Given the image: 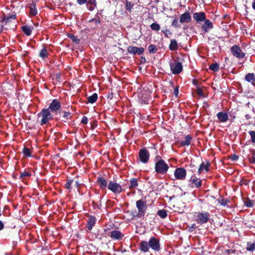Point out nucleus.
<instances>
[{"label": "nucleus", "mask_w": 255, "mask_h": 255, "mask_svg": "<svg viewBox=\"0 0 255 255\" xmlns=\"http://www.w3.org/2000/svg\"><path fill=\"white\" fill-rule=\"evenodd\" d=\"M194 216L197 223L202 225L208 222L210 219V214L209 212L201 211L196 212Z\"/></svg>", "instance_id": "nucleus-1"}, {"label": "nucleus", "mask_w": 255, "mask_h": 255, "mask_svg": "<svg viewBox=\"0 0 255 255\" xmlns=\"http://www.w3.org/2000/svg\"><path fill=\"white\" fill-rule=\"evenodd\" d=\"M169 169L168 164L163 159L158 160L155 164V171L157 173L164 174Z\"/></svg>", "instance_id": "nucleus-2"}, {"label": "nucleus", "mask_w": 255, "mask_h": 255, "mask_svg": "<svg viewBox=\"0 0 255 255\" xmlns=\"http://www.w3.org/2000/svg\"><path fill=\"white\" fill-rule=\"evenodd\" d=\"M38 117H41V125L46 124L50 120L52 119L53 116L47 109H43L41 112L38 114Z\"/></svg>", "instance_id": "nucleus-3"}, {"label": "nucleus", "mask_w": 255, "mask_h": 255, "mask_svg": "<svg viewBox=\"0 0 255 255\" xmlns=\"http://www.w3.org/2000/svg\"><path fill=\"white\" fill-rule=\"evenodd\" d=\"M108 189L116 194H120L123 191L121 185L113 181H111L109 182Z\"/></svg>", "instance_id": "nucleus-4"}, {"label": "nucleus", "mask_w": 255, "mask_h": 255, "mask_svg": "<svg viewBox=\"0 0 255 255\" xmlns=\"http://www.w3.org/2000/svg\"><path fill=\"white\" fill-rule=\"evenodd\" d=\"M174 176L176 180H183L186 178V171L183 167L177 168L174 171Z\"/></svg>", "instance_id": "nucleus-5"}, {"label": "nucleus", "mask_w": 255, "mask_h": 255, "mask_svg": "<svg viewBox=\"0 0 255 255\" xmlns=\"http://www.w3.org/2000/svg\"><path fill=\"white\" fill-rule=\"evenodd\" d=\"M136 206L138 209V215L139 217H142L145 214L146 209V202L142 200H139L136 202Z\"/></svg>", "instance_id": "nucleus-6"}, {"label": "nucleus", "mask_w": 255, "mask_h": 255, "mask_svg": "<svg viewBox=\"0 0 255 255\" xmlns=\"http://www.w3.org/2000/svg\"><path fill=\"white\" fill-rule=\"evenodd\" d=\"M170 69L174 74H178L180 73L183 69L182 64L179 62H175L170 63Z\"/></svg>", "instance_id": "nucleus-7"}, {"label": "nucleus", "mask_w": 255, "mask_h": 255, "mask_svg": "<svg viewBox=\"0 0 255 255\" xmlns=\"http://www.w3.org/2000/svg\"><path fill=\"white\" fill-rule=\"evenodd\" d=\"M231 51L234 56L238 58H243L245 56V53L242 52L240 47L237 45H235L231 47Z\"/></svg>", "instance_id": "nucleus-8"}, {"label": "nucleus", "mask_w": 255, "mask_h": 255, "mask_svg": "<svg viewBox=\"0 0 255 255\" xmlns=\"http://www.w3.org/2000/svg\"><path fill=\"white\" fill-rule=\"evenodd\" d=\"M127 50L129 53L133 55H141L144 52V49L143 47H137L133 46H128Z\"/></svg>", "instance_id": "nucleus-9"}, {"label": "nucleus", "mask_w": 255, "mask_h": 255, "mask_svg": "<svg viewBox=\"0 0 255 255\" xmlns=\"http://www.w3.org/2000/svg\"><path fill=\"white\" fill-rule=\"evenodd\" d=\"M61 104L57 99H54L50 104L48 108L49 111L53 113H56L60 108Z\"/></svg>", "instance_id": "nucleus-10"}, {"label": "nucleus", "mask_w": 255, "mask_h": 255, "mask_svg": "<svg viewBox=\"0 0 255 255\" xmlns=\"http://www.w3.org/2000/svg\"><path fill=\"white\" fill-rule=\"evenodd\" d=\"M139 157L142 162L145 163L149 160V153L146 149H140L139 151Z\"/></svg>", "instance_id": "nucleus-11"}, {"label": "nucleus", "mask_w": 255, "mask_h": 255, "mask_svg": "<svg viewBox=\"0 0 255 255\" xmlns=\"http://www.w3.org/2000/svg\"><path fill=\"white\" fill-rule=\"evenodd\" d=\"M149 247L152 250L158 251L160 250V244L159 240L154 237L151 238L148 242Z\"/></svg>", "instance_id": "nucleus-12"}, {"label": "nucleus", "mask_w": 255, "mask_h": 255, "mask_svg": "<svg viewBox=\"0 0 255 255\" xmlns=\"http://www.w3.org/2000/svg\"><path fill=\"white\" fill-rule=\"evenodd\" d=\"M192 184V187L199 188L202 186V180L198 178L195 175H192L189 180Z\"/></svg>", "instance_id": "nucleus-13"}, {"label": "nucleus", "mask_w": 255, "mask_h": 255, "mask_svg": "<svg viewBox=\"0 0 255 255\" xmlns=\"http://www.w3.org/2000/svg\"><path fill=\"white\" fill-rule=\"evenodd\" d=\"M193 17L197 22L204 21L206 19V15L204 12H195L193 14Z\"/></svg>", "instance_id": "nucleus-14"}, {"label": "nucleus", "mask_w": 255, "mask_h": 255, "mask_svg": "<svg viewBox=\"0 0 255 255\" xmlns=\"http://www.w3.org/2000/svg\"><path fill=\"white\" fill-rule=\"evenodd\" d=\"M124 237V235L118 230H113L110 232V237L114 240H121Z\"/></svg>", "instance_id": "nucleus-15"}, {"label": "nucleus", "mask_w": 255, "mask_h": 255, "mask_svg": "<svg viewBox=\"0 0 255 255\" xmlns=\"http://www.w3.org/2000/svg\"><path fill=\"white\" fill-rule=\"evenodd\" d=\"M191 19L189 12H186L180 15L179 21L181 23L189 22Z\"/></svg>", "instance_id": "nucleus-16"}, {"label": "nucleus", "mask_w": 255, "mask_h": 255, "mask_svg": "<svg viewBox=\"0 0 255 255\" xmlns=\"http://www.w3.org/2000/svg\"><path fill=\"white\" fill-rule=\"evenodd\" d=\"M210 163L209 162H207L206 163L202 162L200 165L199 168L198 170V174H200L203 172L204 170L206 172H207L209 170Z\"/></svg>", "instance_id": "nucleus-17"}, {"label": "nucleus", "mask_w": 255, "mask_h": 255, "mask_svg": "<svg viewBox=\"0 0 255 255\" xmlns=\"http://www.w3.org/2000/svg\"><path fill=\"white\" fill-rule=\"evenodd\" d=\"M217 117L221 123H225L229 119L228 115L225 112H219L217 114Z\"/></svg>", "instance_id": "nucleus-18"}, {"label": "nucleus", "mask_w": 255, "mask_h": 255, "mask_svg": "<svg viewBox=\"0 0 255 255\" xmlns=\"http://www.w3.org/2000/svg\"><path fill=\"white\" fill-rule=\"evenodd\" d=\"M192 137L190 134L186 135L184 139L180 141V144L182 146H188L190 145Z\"/></svg>", "instance_id": "nucleus-19"}, {"label": "nucleus", "mask_w": 255, "mask_h": 255, "mask_svg": "<svg viewBox=\"0 0 255 255\" xmlns=\"http://www.w3.org/2000/svg\"><path fill=\"white\" fill-rule=\"evenodd\" d=\"M202 27L204 30L207 32L213 28V25L209 19H205Z\"/></svg>", "instance_id": "nucleus-20"}, {"label": "nucleus", "mask_w": 255, "mask_h": 255, "mask_svg": "<svg viewBox=\"0 0 255 255\" xmlns=\"http://www.w3.org/2000/svg\"><path fill=\"white\" fill-rule=\"evenodd\" d=\"M149 247V243L146 241H142L139 243V248L142 252H148Z\"/></svg>", "instance_id": "nucleus-21"}, {"label": "nucleus", "mask_w": 255, "mask_h": 255, "mask_svg": "<svg viewBox=\"0 0 255 255\" xmlns=\"http://www.w3.org/2000/svg\"><path fill=\"white\" fill-rule=\"evenodd\" d=\"M96 218L92 216H90L88 220V224L87 225V227L89 230H91L93 227L95 225L96 223Z\"/></svg>", "instance_id": "nucleus-22"}, {"label": "nucleus", "mask_w": 255, "mask_h": 255, "mask_svg": "<svg viewBox=\"0 0 255 255\" xmlns=\"http://www.w3.org/2000/svg\"><path fill=\"white\" fill-rule=\"evenodd\" d=\"M97 182L101 189L105 188L107 186L108 187L107 181L103 177H99Z\"/></svg>", "instance_id": "nucleus-23"}, {"label": "nucleus", "mask_w": 255, "mask_h": 255, "mask_svg": "<svg viewBox=\"0 0 255 255\" xmlns=\"http://www.w3.org/2000/svg\"><path fill=\"white\" fill-rule=\"evenodd\" d=\"M169 49L171 51H175L178 49V44L175 39H171L169 46Z\"/></svg>", "instance_id": "nucleus-24"}, {"label": "nucleus", "mask_w": 255, "mask_h": 255, "mask_svg": "<svg viewBox=\"0 0 255 255\" xmlns=\"http://www.w3.org/2000/svg\"><path fill=\"white\" fill-rule=\"evenodd\" d=\"M130 184L129 186V189L132 190L136 189L138 186L137 180L136 178H132L129 181Z\"/></svg>", "instance_id": "nucleus-25"}, {"label": "nucleus", "mask_w": 255, "mask_h": 255, "mask_svg": "<svg viewBox=\"0 0 255 255\" xmlns=\"http://www.w3.org/2000/svg\"><path fill=\"white\" fill-rule=\"evenodd\" d=\"M22 31L27 36H29L31 34L32 28L30 26L24 25L21 27Z\"/></svg>", "instance_id": "nucleus-26"}, {"label": "nucleus", "mask_w": 255, "mask_h": 255, "mask_svg": "<svg viewBox=\"0 0 255 255\" xmlns=\"http://www.w3.org/2000/svg\"><path fill=\"white\" fill-rule=\"evenodd\" d=\"M245 79L248 82H254L255 81V76L254 73H249L248 74L246 77Z\"/></svg>", "instance_id": "nucleus-27"}, {"label": "nucleus", "mask_w": 255, "mask_h": 255, "mask_svg": "<svg viewBox=\"0 0 255 255\" xmlns=\"http://www.w3.org/2000/svg\"><path fill=\"white\" fill-rule=\"evenodd\" d=\"M97 98L98 95L96 93H94L92 96H90L88 98V102L90 103L93 104L97 101Z\"/></svg>", "instance_id": "nucleus-28"}, {"label": "nucleus", "mask_w": 255, "mask_h": 255, "mask_svg": "<svg viewBox=\"0 0 255 255\" xmlns=\"http://www.w3.org/2000/svg\"><path fill=\"white\" fill-rule=\"evenodd\" d=\"M246 249L248 251H254L255 250V241H254L253 243H247V247L246 248Z\"/></svg>", "instance_id": "nucleus-29"}, {"label": "nucleus", "mask_w": 255, "mask_h": 255, "mask_svg": "<svg viewBox=\"0 0 255 255\" xmlns=\"http://www.w3.org/2000/svg\"><path fill=\"white\" fill-rule=\"evenodd\" d=\"M48 53L47 50L45 48H43L41 49L39 53V56L42 58L47 57L48 56Z\"/></svg>", "instance_id": "nucleus-30"}, {"label": "nucleus", "mask_w": 255, "mask_h": 255, "mask_svg": "<svg viewBox=\"0 0 255 255\" xmlns=\"http://www.w3.org/2000/svg\"><path fill=\"white\" fill-rule=\"evenodd\" d=\"M157 214L162 219H164L167 216V212L165 210H159Z\"/></svg>", "instance_id": "nucleus-31"}, {"label": "nucleus", "mask_w": 255, "mask_h": 255, "mask_svg": "<svg viewBox=\"0 0 255 255\" xmlns=\"http://www.w3.org/2000/svg\"><path fill=\"white\" fill-rule=\"evenodd\" d=\"M157 50V47L155 45L150 44L148 47V50L150 53H155Z\"/></svg>", "instance_id": "nucleus-32"}, {"label": "nucleus", "mask_w": 255, "mask_h": 255, "mask_svg": "<svg viewBox=\"0 0 255 255\" xmlns=\"http://www.w3.org/2000/svg\"><path fill=\"white\" fill-rule=\"evenodd\" d=\"M29 13L31 15H35L37 14V10L35 8V5L32 4L30 7Z\"/></svg>", "instance_id": "nucleus-33"}, {"label": "nucleus", "mask_w": 255, "mask_h": 255, "mask_svg": "<svg viewBox=\"0 0 255 255\" xmlns=\"http://www.w3.org/2000/svg\"><path fill=\"white\" fill-rule=\"evenodd\" d=\"M209 68L210 70L213 71H217L219 69V65L217 63H214L212 64L210 67Z\"/></svg>", "instance_id": "nucleus-34"}, {"label": "nucleus", "mask_w": 255, "mask_h": 255, "mask_svg": "<svg viewBox=\"0 0 255 255\" xmlns=\"http://www.w3.org/2000/svg\"><path fill=\"white\" fill-rule=\"evenodd\" d=\"M150 27L152 30L154 31H158L160 28L159 24L156 23H152Z\"/></svg>", "instance_id": "nucleus-35"}, {"label": "nucleus", "mask_w": 255, "mask_h": 255, "mask_svg": "<svg viewBox=\"0 0 255 255\" xmlns=\"http://www.w3.org/2000/svg\"><path fill=\"white\" fill-rule=\"evenodd\" d=\"M133 5L132 3L128 0H126V8L127 10H128L129 12L131 11Z\"/></svg>", "instance_id": "nucleus-36"}, {"label": "nucleus", "mask_w": 255, "mask_h": 255, "mask_svg": "<svg viewBox=\"0 0 255 255\" xmlns=\"http://www.w3.org/2000/svg\"><path fill=\"white\" fill-rule=\"evenodd\" d=\"M31 175V174L28 172L24 171L23 172H21L20 175V178L22 179H26L27 177H29Z\"/></svg>", "instance_id": "nucleus-37"}, {"label": "nucleus", "mask_w": 255, "mask_h": 255, "mask_svg": "<svg viewBox=\"0 0 255 255\" xmlns=\"http://www.w3.org/2000/svg\"><path fill=\"white\" fill-rule=\"evenodd\" d=\"M218 202L221 204L222 205V206H226L228 203L229 202V201L227 199H226V198H222V199H219L218 200Z\"/></svg>", "instance_id": "nucleus-38"}, {"label": "nucleus", "mask_w": 255, "mask_h": 255, "mask_svg": "<svg viewBox=\"0 0 255 255\" xmlns=\"http://www.w3.org/2000/svg\"><path fill=\"white\" fill-rule=\"evenodd\" d=\"M71 117V114L70 112H64V114L63 115V121L67 120L70 119Z\"/></svg>", "instance_id": "nucleus-39"}, {"label": "nucleus", "mask_w": 255, "mask_h": 255, "mask_svg": "<svg viewBox=\"0 0 255 255\" xmlns=\"http://www.w3.org/2000/svg\"><path fill=\"white\" fill-rule=\"evenodd\" d=\"M249 160L252 163L255 164V150L252 151L251 156L249 158Z\"/></svg>", "instance_id": "nucleus-40"}, {"label": "nucleus", "mask_w": 255, "mask_h": 255, "mask_svg": "<svg viewBox=\"0 0 255 255\" xmlns=\"http://www.w3.org/2000/svg\"><path fill=\"white\" fill-rule=\"evenodd\" d=\"M23 153L26 156H31V151L30 149L28 148L24 147L23 150Z\"/></svg>", "instance_id": "nucleus-41"}, {"label": "nucleus", "mask_w": 255, "mask_h": 255, "mask_svg": "<svg viewBox=\"0 0 255 255\" xmlns=\"http://www.w3.org/2000/svg\"><path fill=\"white\" fill-rule=\"evenodd\" d=\"M249 133L251 137L252 141L255 143V131L253 130L249 131Z\"/></svg>", "instance_id": "nucleus-42"}, {"label": "nucleus", "mask_w": 255, "mask_h": 255, "mask_svg": "<svg viewBox=\"0 0 255 255\" xmlns=\"http://www.w3.org/2000/svg\"><path fill=\"white\" fill-rule=\"evenodd\" d=\"M73 182V180H69L67 181V182L65 184V187L68 189H71V186L72 184V183Z\"/></svg>", "instance_id": "nucleus-43"}, {"label": "nucleus", "mask_w": 255, "mask_h": 255, "mask_svg": "<svg viewBox=\"0 0 255 255\" xmlns=\"http://www.w3.org/2000/svg\"><path fill=\"white\" fill-rule=\"evenodd\" d=\"M162 32L163 33L164 35L167 37H169V35H171V32L169 29H166L165 30H162Z\"/></svg>", "instance_id": "nucleus-44"}, {"label": "nucleus", "mask_w": 255, "mask_h": 255, "mask_svg": "<svg viewBox=\"0 0 255 255\" xmlns=\"http://www.w3.org/2000/svg\"><path fill=\"white\" fill-rule=\"evenodd\" d=\"M245 205L248 207H252L253 206V203L250 200H248L245 202Z\"/></svg>", "instance_id": "nucleus-45"}, {"label": "nucleus", "mask_w": 255, "mask_h": 255, "mask_svg": "<svg viewBox=\"0 0 255 255\" xmlns=\"http://www.w3.org/2000/svg\"><path fill=\"white\" fill-rule=\"evenodd\" d=\"M87 3V6H89V5H94V6H96V0H88Z\"/></svg>", "instance_id": "nucleus-46"}, {"label": "nucleus", "mask_w": 255, "mask_h": 255, "mask_svg": "<svg viewBox=\"0 0 255 255\" xmlns=\"http://www.w3.org/2000/svg\"><path fill=\"white\" fill-rule=\"evenodd\" d=\"M172 25L174 26L175 27H178L179 26L178 25V21L177 19H174L172 23Z\"/></svg>", "instance_id": "nucleus-47"}, {"label": "nucleus", "mask_w": 255, "mask_h": 255, "mask_svg": "<svg viewBox=\"0 0 255 255\" xmlns=\"http://www.w3.org/2000/svg\"><path fill=\"white\" fill-rule=\"evenodd\" d=\"M77 2L79 5H82L87 3V0H77Z\"/></svg>", "instance_id": "nucleus-48"}, {"label": "nucleus", "mask_w": 255, "mask_h": 255, "mask_svg": "<svg viewBox=\"0 0 255 255\" xmlns=\"http://www.w3.org/2000/svg\"><path fill=\"white\" fill-rule=\"evenodd\" d=\"M88 118L86 117H83L82 119L81 123L82 124H87L88 123Z\"/></svg>", "instance_id": "nucleus-49"}, {"label": "nucleus", "mask_w": 255, "mask_h": 255, "mask_svg": "<svg viewBox=\"0 0 255 255\" xmlns=\"http://www.w3.org/2000/svg\"><path fill=\"white\" fill-rule=\"evenodd\" d=\"M16 17L15 14H10L7 16L6 20L8 21L10 19H14Z\"/></svg>", "instance_id": "nucleus-50"}, {"label": "nucleus", "mask_w": 255, "mask_h": 255, "mask_svg": "<svg viewBox=\"0 0 255 255\" xmlns=\"http://www.w3.org/2000/svg\"><path fill=\"white\" fill-rule=\"evenodd\" d=\"M197 94L200 96H203V92L201 89H198L197 91Z\"/></svg>", "instance_id": "nucleus-51"}, {"label": "nucleus", "mask_w": 255, "mask_h": 255, "mask_svg": "<svg viewBox=\"0 0 255 255\" xmlns=\"http://www.w3.org/2000/svg\"><path fill=\"white\" fill-rule=\"evenodd\" d=\"M4 228V225L1 221L0 220V231L2 230Z\"/></svg>", "instance_id": "nucleus-52"}, {"label": "nucleus", "mask_w": 255, "mask_h": 255, "mask_svg": "<svg viewBox=\"0 0 255 255\" xmlns=\"http://www.w3.org/2000/svg\"><path fill=\"white\" fill-rule=\"evenodd\" d=\"M94 5H89V6H88L89 9L90 10V11H92L94 8Z\"/></svg>", "instance_id": "nucleus-53"}, {"label": "nucleus", "mask_w": 255, "mask_h": 255, "mask_svg": "<svg viewBox=\"0 0 255 255\" xmlns=\"http://www.w3.org/2000/svg\"><path fill=\"white\" fill-rule=\"evenodd\" d=\"M72 37L74 38L73 40L74 41H75V42H76V43H79V39H76V38H75V36H73V35L72 36Z\"/></svg>", "instance_id": "nucleus-54"}, {"label": "nucleus", "mask_w": 255, "mask_h": 255, "mask_svg": "<svg viewBox=\"0 0 255 255\" xmlns=\"http://www.w3.org/2000/svg\"><path fill=\"white\" fill-rule=\"evenodd\" d=\"M252 6L253 9L255 10V1L253 3Z\"/></svg>", "instance_id": "nucleus-55"}, {"label": "nucleus", "mask_w": 255, "mask_h": 255, "mask_svg": "<svg viewBox=\"0 0 255 255\" xmlns=\"http://www.w3.org/2000/svg\"><path fill=\"white\" fill-rule=\"evenodd\" d=\"M174 93L176 95H177V93H178V89L177 88H176L175 90H174Z\"/></svg>", "instance_id": "nucleus-56"}, {"label": "nucleus", "mask_w": 255, "mask_h": 255, "mask_svg": "<svg viewBox=\"0 0 255 255\" xmlns=\"http://www.w3.org/2000/svg\"><path fill=\"white\" fill-rule=\"evenodd\" d=\"M75 184H76V186L78 187V185H79L78 182V181H75Z\"/></svg>", "instance_id": "nucleus-57"}, {"label": "nucleus", "mask_w": 255, "mask_h": 255, "mask_svg": "<svg viewBox=\"0 0 255 255\" xmlns=\"http://www.w3.org/2000/svg\"><path fill=\"white\" fill-rule=\"evenodd\" d=\"M237 158H238V157H237V156H235V157H234V158H233V159L235 160V159H236Z\"/></svg>", "instance_id": "nucleus-58"}, {"label": "nucleus", "mask_w": 255, "mask_h": 255, "mask_svg": "<svg viewBox=\"0 0 255 255\" xmlns=\"http://www.w3.org/2000/svg\"><path fill=\"white\" fill-rule=\"evenodd\" d=\"M2 26H0V31H1L2 30Z\"/></svg>", "instance_id": "nucleus-59"}, {"label": "nucleus", "mask_w": 255, "mask_h": 255, "mask_svg": "<svg viewBox=\"0 0 255 255\" xmlns=\"http://www.w3.org/2000/svg\"><path fill=\"white\" fill-rule=\"evenodd\" d=\"M144 61H145V59L144 58H143Z\"/></svg>", "instance_id": "nucleus-60"}]
</instances>
